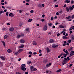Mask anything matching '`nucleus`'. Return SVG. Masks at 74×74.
I'll return each instance as SVG.
<instances>
[{
  "label": "nucleus",
  "mask_w": 74,
  "mask_h": 74,
  "mask_svg": "<svg viewBox=\"0 0 74 74\" xmlns=\"http://www.w3.org/2000/svg\"><path fill=\"white\" fill-rule=\"evenodd\" d=\"M64 59L63 60V61L62 62V64L64 65L66 63H67V59L66 58H64Z\"/></svg>",
  "instance_id": "nucleus-1"
},
{
  "label": "nucleus",
  "mask_w": 74,
  "mask_h": 74,
  "mask_svg": "<svg viewBox=\"0 0 74 74\" xmlns=\"http://www.w3.org/2000/svg\"><path fill=\"white\" fill-rule=\"evenodd\" d=\"M23 51V49H19L18 50L17 52H18V53H20L21 52H22Z\"/></svg>",
  "instance_id": "nucleus-2"
},
{
  "label": "nucleus",
  "mask_w": 74,
  "mask_h": 74,
  "mask_svg": "<svg viewBox=\"0 0 74 74\" xmlns=\"http://www.w3.org/2000/svg\"><path fill=\"white\" fill-rule=\"evenodd\" d=\"M4 39H5V40H7L8 38V35H6L4 36Z\"/></svg>",
  "instance_id": "nucleus-3"
},
{
  "label": "nucleus",
  "mask_w": 74,
  "mask_h": 74,
  "mask_svg": "<svg viewBox=\"0 0 74 74\" xmlns=\"http://www.w3.org/2000/svg\"><path fill=\"white\" fill-rule=\"evenodd\" d=\"M70 2L71 1H70V0H66L64 1V3H67V4H68L69 3H70Z\"/></svg>",
  "instance_id": "nucleus-4"
},
{
  "label": "nucleus",
  "mask_w": 74,
  "mask_h": 74,
  "mask_svg": "<svg viewBox=\"0 0 74 74\" xmlns=\"http://www.w3.org/2000/svg\"><path fill=\"white\" fill-rule=\"evenodd\" d=\"M52 64H51V63H49V64H47L46 65V66L48 68L49 67H50L51 66V65Z\"/></svg>",
  "instance_id": "nucleus-5"
},
{
  "label": "nucleus",
  "mask_w": 74,
  "mask_h": 74,
  "mask_svg": "<svg viewBox=\"0 0 74 74\" xmlns=\"http://www.w3.org/2000/svg\"><path fill=\"white\" fill-rule=\"evenodd\" d=\"M48 27L47 25H45L43 28L44 30L46 31V30H47V28Z\"/></svg>",
  "instance_id": "nucleus-6"
},
{
  "label": "nucleus",
  "mask_w": 74,
  "mask_h": 74,
  "mask_svg": "<svg viewBox=\"0 0 74 74\" xmlns=\"http://www.w3.org/2000/svg\"><path fill=\"white\" fill-rule=\"evenodd\" d=\"M49 42L50 43H53L54 42V40L52 39H50L49 40Z\"/></svg>",
  "instance_id": "nucleus-7"
},
{
  "label": "nucleus",
  "mask_w": 74,
  "mask_h": 74,
  "mask_svg": "<svg viewBox=\"0 0 74 74\" xmlns=\"http://www.w3.org/2000/svg\"><path fill=\"white\" fill-rule=\"evenodd\" d=\"M9 15L10 16H11V18H12V17H14V14H13L12 13H10V14H9Z\"/></svg>",
  "instance_id": "nucleus-8"
},
{
  "label": "nucleus",
  "mask_w": 74,
  "mask_h": 74,
  "mask_svg": "<svg viewBox=\"0 0 74 74\" xmlns=\"http://www.w3.org/2000/svg\"><path fill=\"white\" fill-rule=\"evenodd\" d=\"M21 69L22 70H23V71H26V68L25 67H21Z\"/></svg>",
  "instance_id": "nucleus-9"
},
{
  "label": "nucleus",
  "mask_w": 74,
  "mask_h": 74,
  "mask_svg": "<svg viewBox=\"0 0 74 74\" xmlns=\"http://www.w3.org/2000/svg\"><path fill=\"white\" fill-rule=\"evenodd\" d=\"M66 10L67 11V12H69V11H70V10L69 9V7H67L66 8Z\"/></svg>",
  "instance_id": "nucleus-10"
},
{
  "label": "nucleus",
  "mask_w": 74,
  "mask_h": 74,
  "mask_svg": "<svg viewBox=\"0 0 74 74\" xmlns=\"http://www.w3.org/2000/svg\"><path fill=\"white\" fill-rule=\"evenodd\" d=\"M20 42L21 43H24V42H25V40L23 39H22L21 40H20Z\"/></svg>",
  "instance_id": "nucleus-11"
},
{
  "label": "nucleus",
  "mask_w": 74,
  "mask_h": 74,
  "mask_svg": "<svg viewBox=\"0 0 74 74\" xmlns=\"http://www.w3.org/2000/svg\"><path fill=\"white\" fill-rule=\"evenodd\" d=\"M14 30V28L13 27L10 28L9 29L10 31V32H12V31H13Z\"/></svg>",
  "instance_id": "nucleus-12"
},
{
  "label": "nucleus",
  "mask_w": 74,
  "mask_h": 74,
  "mask_svg": "<svg viewBox=\"0 0 74 74\" xmlns=\"http://www.w3.org/2000/svg\"><path fill=\"white\" fill-rule=\"evenodd\" d=\"M52 47H53V48H57V47H58V45H53Z\"/></svg>",
  "instance_id": "nucleus-13"
},
{
  "label": "nucleus",
  "mask_w": 74,
  "mask_h": 74,
  "mask_svg": "<svg viewBox=\"0 0 74 74\" xmlns=\"http://www.w3.org/2000/svg\"><path fill=\"white\" fill-rule=\"evenodd\" d=\"M59 27L60 28H61V29H62V28H64V26H63L62 25H60L59 26Z\"/></svg>",
  "instance_id": "nucleus-14"
},
{
  "label": "nucleus",
  "mask_w": 74,
  "mask_h": 74,
  "mask_svg": "<svg viewBox=\"0 0 74 74\" xmlns=\"http://www.w3.org/2000/svg\"><path fill=\"white\" fill-rule=\"evenodd\" d=\"M0 58L2 60H5V58L3 56H0Z\"/></svg>",
  "instance_id": "nucleus-15"
},
{
  "label": "nucleus",
  "mask_w": 74,
  "mask_h": 74,
  "mask_svg": "<svg viewBox=\"0 0 74 74\" xmlns=\"http://www.w3.org/2000/svg\"><path fill=\"white\" fill-rule=\"evenodd\" d=\"M69 8L70 11H72L73 10V8L71 6H70Z\"/></svg>",
  "instance_id": "nucleus-16"
},
{
  "label": "nucleus",
  "mask_w": 74,
  "mask_h": 74,
  "mask_svg": "<svg viewBox=\"0 0 74 74\" xmlns=\"http://www.w3.org/2000/svg\"><path fill=\"white\" fill-rule=\"evenodd\" d=\"M33 45H37V42H36L35 41H34L33 42Z\"/></svg>",
  "instance_id": "nucleus-17"
},
{
  "label": "nucleus",
  "mask_w": 74,
  "mask_h": 74,
  "mask_svg": "<svg viewBox=\"0 0 74 74\" xmlns=\"http://www.w3.org/2000/svg\"><path fill=\"white\" fill-rule=\"evenodd\" d=\"M25 47V45H22L21 46H19V48H24Z\"/></svg>",
  "instance_id": "nucleus-18"
},
{
  "label": "nucleus",
  "mask_w": 74,
  "mask_h": 74,
  "mask_svg": "<svg viewBox=\"0 0 74 74\" xmlns=\"http://www.w3.org/2000/svg\"><path fill=\"white\" fill-rule=\"evenodd\" d=\"M2 43H3L4 47H5V42H4V41H2Z\"/></svg>",
  "instance_id": "nucleus-19"
},
{
  "label": "nucleus",
  "mask_w": 74,
  "mask_h": 74,
  "mask_svg": "<svg viewBox=\"0 0 74 74\" xmlns=\"http://www.w3.org/2000/svg\"><path fill=\"white\" fill-rule=\"evenodd\" d=\"M7 51L8 53H11V52H12V50L10 49H8Z\"/></svg>",
  "instance_id": "nucleus-20"
},
{
  "label": "nucleus",
  "mask_w": 74,
  "mask_h": 74,
  "mask_svg": "<svg viewBox=\"0 0 74 74\" xmlns=\"http://www.w3.org/2000/svg\"><path fill=\"white\" fill-rule=\"evenodd\" d=\"M46 50L47 51V53H48L49 52H50V50H49V49L48 47H47L46 48Z\"/></svg>",
  "instance_id": "nucleus-21"
},
{
  "label": "nucleus",
  "mask_w": 74,
  "mask_h": 74,
  "mask_svg": "<svg viewBox=\"0 0 74 74\" xmlns=\"http://www.w3.org/2000/svg\"><path fill=\"white\" fill-rule=\"evenodd\" d=\"M21 37H24L25 36V34L21 33Z\"/></svg>",
  "instance_id": "nucleus-22"
},
{
  "label": "nucleus",
  "mask_w": 74,
  "mask_h": 74,
  "mask_svg": "<svg viewBox=\"0 0 74 74\" xmlns=\"http://www.w3.org/2000/svg\"><path fill=\"white\" fill-rule=\"evenodd\" d=\"M21 37V35H18L17 36V38H19Z\"/></svg>",
  "instance_id": "nucleus-23"
},
{
  "label": "nucleus",
  "mask_w": 74,
  "mask_h": 74,
  "mask_svg": "<svg viewBox=\"0 0 74 74\" xmlns=\"http://www.w3.org/2000/svg\"><path fill=\"white\" fill-rule=\"evenodd\" d=\"M62 38L63 39H65V40H67V37L66 36H64L62 37Z\"/></svg>",
  "instance_id": "nucleus-24"
},
{
  "label": "nucleus",
  "mask_w": 74,
  "mask_h": 74,
  "mask_svg": "<svg viewBox=\"0 0 74 74\" xmlns=\"http://www.w3.org/2000/svg\"><path fill=\"white\" fill-rule=\"evenodd\" d=\"M71 16H69L68 17H66V18L67 19H69L71 18Z\"/></svg>",
  "instance_id": "nucleus-25"
},
{
  "label": "nucleus",
  "mask_w": 74,
  "mask_h": 74,
  "mask_svg": "<svg viewBox=\"0 0 74 74\" xmlns=\"http://www.w3.org/2000/svg\"><path fill=\"white\" fill-rule=\"evenodd\" d=\"M62 53L60 54L59 56H58V58H60V57H61V56H62Z\"/></svg>",
  "instance_id": "nucleus-26"
},
{
  "label": "nucleus",
  "mask_w": 74,
  "mask_h": 74,
  "mask_svg": "<svg viewBox=\"0 0 74 74\" xmlns=\"http://www.w3.org/2000/svg\"><path fill=\"white\" fill-rule=\"evenodd\" d=\"M30 70L31 71H33V66H31L30 67Z\"/></svg>",
  "instance_id": "nucleus-27"
},
{
  "label": "nucleus",
  "mask_w": 74,
  "mask_h": 74,
  "mask_svg": "<svg viewBox=\"0 0 74 74\" xmlns=\"http://www.w3.org/2000/svg\"><path fill=\"white\" fill-rule=\"evenodd\" d=\"M62 70L61 69H58V70L56 72L57 73H58L59 72H60V71H61Z\"/></svg>",
  "instance_id": "nucleus-28"
},
{
  "label": "nucleus",
  "mask_w": 74,
  "mask_h": 74,
  "mask_svg": "<svg viewBox=\"0 0 74 74\" xmlns=\"http://www.w3.org/2000/svg\"><path fill=\"white\" fill-rule=\"evenodd\" d=\"M25 30L26 32H28V31H29V29L28 28H27L25 29Z\"/></svg>",
  "instance_id": "nucleus-29"
},
{
  "label": "nucleus",
  "mask_w": 74,
  "mask_h": 74,
  "mask_svg": "<svg viewBox=\"0 0 74 74\" xmlns=\"http://www.w3.org/2000/svg\"><path fill=\"white\" fill-rule=\"evenodd\" d=\"M38 7H42V5L39 4L38 5Z\"/></svg>",
  "instance_id": "nucleus-30"
},
{
  "label": "nucleus",
  "mask_w": 74,
  "mask_h": 74,
  "mask_svg": "<svg viewBox=\"0 0 74 74\" xmlns=\"http://www.w3.org/2000/svg\"><path fill=\"white\" fill-rule=\"evenodd\" d=\"M32 21V19H30L28 21V22H31Z\"/></svg>",
  "instance_id": "nucleus-31"
},
{
  "label": "nucleus",
  "mask_w": 74,
  "mask_h": 74,
  "mask_svg": "<svg viewBox=\"0 0 74 74\" xmlns=\"http://www.w3.org/2000/svg\"><path fill=\"white\" fill-rule=\"evenodd\" d=\"M28 64H30L32 63V62L31 61H28L27 62Z\"/></svg>",
  "instance_id": "nucleus-32"
},
{
  "label": "nucleus",
  "mask_w": 74,
  "mask_h": 74,
  "mask_svg": "<svg viewBox=\"0 0 74 74\" xmlns=\"http://www.w3.org/2000/svg\"><path fill=\"white\" fill-rule=\"evenodd\" d=\"M25 66L26 65L25 64H23L21 65V67H25Z\"/></svg>",
  "instance_id": "nucleus-33"
},
{
  "label": "nucleus",
  "mask_w": 74,
  "mask_h": 74,
  "mask_svg": "<svg viewBox=\"0 0 74 74\" xmlns=\"http://www.w3.org/2000/svg\"><path fill=\"white\" fill-rule=\"evenodd\" d=\"M32 53H33L32 51H29V55H32Z\"/></svg>",
  "instance_id": "nucleus-34"
},
{
  "label": "nucleus",
  "mask_w": 74,
  "mask_h": 74,
  "mask_svg": "<svg viewBox=\"0 0 74 74\" xmlns=\"http://www.w3.org/2000/svg\"><path fill=\"white\" fill-rule=\"evenodd\" d=\"M74 53H71L70 54V55H71V56H73L74 55Z\"/></svg>",
  "instance_id": "nucleus-35"
},
{
  "label": "nucleus",
  "mask_w": 74,
  "mask_h": 74,
  "mask_svg": "<svg viewBox=\"0 0 74 74\" xmlns=\"http://www.w3.org/2000/svg\"><path fill=\"white\" fill-rule=\"evenodd\" d=\"M4 12L3 11H2L0 12V14H3V13H4Z\"/></svg>",
  "instance_id": "nucleus-36"
},
{
  "label": "nucleus",
  "mask_w": 74,
  "mask_h": 74,
  "mask_svg": "<svg viewBox=\"0 0 74 74\" xmlns=\"http://www.w3.org/2000/svg\"><path fill=\"white\" fill-rule=\"evenodd\" d=\"M74 36H72L71 37V40H74Z\"/></svg>",
  "instance_id": "nucleus-37"
},
{
  "label": "nucleus",
  "mask_w": 74,
  "mask_h": 74,
  "mask_svg": "<svg viewBox=\"0 0 74 74\" xmlns=\"http://www.w3.org/2000/svg\"><path fill=\"white\" fill-rule=\"evenodd\" d=\"M50 27H51L52 25V24L51 23H50L49 25H48Z\"/></svg>",
  "instance_id": "nucleus-38"
},
{
  "label": "nucleus",
  "mask_w": 74,
  "mask_h": 74,
  "mask_svg": "<svg viewBox=\"0 0 74 74\" xmlns=\"http://www.w3.org/2000/svg\"><path fill=\"white\" fill-rule=\"evenodd\" d=\"M72 19H74V14H73L72 15V17H71Z\"/></svg>",
  "instance_id": "nucleus-39"
},
{
  "label": "nucleus",
  "mask_w": 74,
  "mask_h": 74,
  "mask_svg": "<svg viewBox=\"0 0 74 74\" xmlns=\"http://www.w3.org/2000/svg\"><path fill=\"white\" fill-rule=\"evenodd\" d=\"M47 60L45 59L44 60V63H46V62H47Z\"/></svg>",
  "instance_id": "nucleus-40"
},
{
  "label": "nucleus",
  "mask_w": 74,
  "mask_h": 74,
  "mask_svg": "<svg viewBox=\"0 0 74 74\" xmlns=\"http://www.w3.org/2000/svg\"><path fill=\"white\" fill-rule=\"evenodd\" d=\"M51 32H49L48 34V35H49V36H51Z\"/></svg>",
  "instance_id": "nucleus-41"
},
{
  "label": "nucleus",
  "mask_w": 74,
  "mask_h": 74,
  "mask_svg": "<svg viewBox=\"0 0 74 74\" xmlns=\"http://www.w3.org/2000/svg\"><path fill=\"white\" fill-rule=\"evenodd\" d=\"M44 21H45V20L44 18H42L41 20L42 22H44Z\"/></svg>",
  "instance_id": "nucleus-42"
},
{
  "label": "nucleus",
  "mask_w": 74,
  "mask_h": 74,
  "mask_svg": "<svg viewBox=\"0 0 74 74\" xmlns=\"http://www.w3.org/2000/svg\"><path fill=\"white\" fill-rule=\"evenodd\" d=\"M5 27H3L2 28V30L3 31H4L5 30Z\"/></svg>",
  "instance_id": "nucleus-43"
},
{
  "label": "nucleus",
  "mask_w": 74,
  "mask_h": 74,
  "mask_svg": "<svg viewBox=\"0 0 74 74\" xmlns=\"http://www.w3.org/2000/svg\"><path fill=\"white\" fill-rule=\"evenodd\" d=\"M62 12V10H61L59 12V14H61V13Z\"/></svg>",
  "instance_id": "nucleus-44"
},
{
  "label": "nucleus",
  "mask_w": 74,
  "mask_h": 74,
  "mask_svg": "<svg viewBox=\"0 0 74 74\" xmlns=\"http://www.w3.org/2000/svg\"><path fill=\"white\" fill-rule=\"evenodd\" d=\"M60 34L59 33H58L57 34V37H59V36H60Z\"/></svg>",
  "instance_id": "nucleus-45"
},
{
  "label": "nucleus",
  "mask_w": 74,
  "mask_h": 74,
  "mask_svg": "<svg viewBox=\"0 0 74 74\" xmlns=\"http://www.w3.org/2000/svg\"><path fill=\"white\" fill-rule=\"evenodd\" d=\"M19 53H18V52L17 51V52H16L15 53V55H17Z\"/></svg>",
  "instance_id": "nucleus-46"
},
{
  "label": "nucleus",
  "mask_w": 74,
  "mask_h": 74,
  "mask_svg": "<svg viewBox=\"0 0 74 74\" xmlns=\"http://www.w3.org/2000/svg\"><path fill=\"white\" fill-rule=\"evenodd\" d=\"M18 11L19 12V13H22V11L21 10H18Z\"/></svg>",
  "instance_id": "nucleus-47"
},
{
  "label": "nucleus",
  "mask_w": 74,
  "mask_h": 74,
  "mask_svg": "<svg viewBox=\"0 0 74 74\" xmlns=\"http://www.w3.org/2000/svg\"><path fill=\"white\" fill-rule=\"evenodd\" d=\"M33 71H36L37 69L36 68L33 69Z\"/></svg>",
  "instance_id": "nucleus-48"
},
{
  "label": "nucleus",
  "mask_w": 74,
  "mask_h": 74,
  "mask_svg": "<svg viewBox=\"0 0 74 74\" xmlns=\"http://www.w3.org/2000/svg\"><path fill=\"white\" fill-rule=\"evenodd\" d=\"M68 42L69 43H71V40L70 39L68 40Z\"/></svg>",
  "instance_id": "nucleus-49"
},
{
  "label": "nucleus",
  "mask_w": 74,
  "mask_h": 74,
  "mask_svg": "<svg viewBox=\"0 0 74 74\" xmlns=\"http://www.w3.org/2000/svg\"><path fill=\"white\" fill-rule=\"evenodd\" d=\"M42 18H44L45 17V14H43L42 15Z\"/></svg>",
  "instance_id": "nucleus-50"
},
{
  "label": "nucleus",
  "mask_w": 74,
  "mask_h": 74,
  "mask_svg": "<svg viewBox=\"0 0 74 74\" xmlns=\"http://www.w3.org/2000/svg\"><path fill=\"white\" fill-rule=\"evenodd\" d=\"M72 64H71L69 66V67H72Z\"/></svg>",
  "instance_id": "nucleus-51"
},
{
  "label": "nucleus",
  "mask_w": 74,
  "mask_h": 74,
  "mask_svg": "<svg viewBox=\"0 0 74 74\" xmlns=\"http://www.w3.org/2000/svg\"><path fill=\"white\" fill-rule=\"evenodd\" d=\"M71 4H73L74 3V1H71Z\"/></svg>",
  "instance_id": "nucleus-52"
},
{
  "label": "nucleus",
  "mask_w": 74,
  "mask_h": 74,
  "mask_svg": "<svg viewBox=\"0 0 74 74\" xmlns=\"http://www.w3.org/2000/svg\"><path fill=\"white\" fill-rule=\"evenodd\" d=\"M4 0H2L1 1V3H4Z\"/></svg>",
  "instance_id": "nucleus-53"
},
{
  "label": "nucleus",
  "mask_w": 74,
  "mask_h": 74,
  "mask_svg": "<svg viewBox=\"0 0 74 74\" xmlns=\"http://www.w3.org/2000/svg\"><path fill=\"white\" fill-rule=\"evenodd\" d=\"M67 59H68V60H70V58H69V57H67Z\"/></svg>",
  "instance_id": "nucleus-54"
},
{
  "label": "nucleus",
  "mask_w": 74,
  "mask_h": 74,
  "mask_svg": "<svg viewBox=\"0 0 74 74\" xmlns=\"http://www.w3.org/2000/svg\"><path fill=\"white\" fill-rule=\"evenodd\" d=\"M66 6H67V5H66V4H64V6H63V7H66Z\"/></svg>",
  "instance_id": "nucleus-55"
},
{
  "label": "nucleus",
  "mask_w": 74,
  "mask_h": 74,
  "mask_svg": "<svg viewBox=\"0 0 74 74\" xmlns=\"http://www.w3.org/2000/svg\"><path fill=\"white\" fill-rule=\"evenodd\" d=\"M6 16H8V12H7L6 13Z\"/></svg>",
  "instance_id": "nucleus-56"
},
{
  "label": "nucleus",
  "mask_w": 74,
  "mask_h": 74,
  "mask_svg": "<svg viewBox=\"0 0 74 74\" xmlns=\"http://www.w3.org/2000/svg\"><path fill=\"white\" fill-rule=\"evenodd\" d=\"M64 44H66V43H67V42L66 41H64Z\"/></svg>",
  "instance_id": "nucleus-57"
},
{
  "label": "nucleus",
  "mask_w": 74,
  "mask_h": 74,
  "mask_svg": "<svg viewBox=\"0 0 74 74\" xmlns=\"http://www.w3.org/2000/svg\"><path fill=\"white\" fill-rule=\"evenodd\" d=\"M34 12V11L33 10H32L30 11L31 13H33Z\"/></svg>",
  "instance_id": "nucleus-58"
},
{
  "label": "nucleus",
  "mask_w": 74,
  "mask_h": 74,
  "mask_svg": "<svg viewBox=\"0 0 74 74\" xmlns=\"http://www.w3.org/2000/svg\"><path fill=\"white\" fill-rule=\"evenodd\" d=\"M69 36V34H68V33L66 34L65 35V36Z\"/></svg>",
  "instance_id": "nucleus-59"
},
{
  "label": "nucleus",
  "mask_w": 74,
  "mask_h": 74,
  "mask_svg": "<svg viewBox=\"0 0 74 74\" xmlns=\"http://www.w3.org/2000/svg\"><path fill=\"white\" fill-rule=\"evenodd\" d=\"M1 4L2 5H4V3H1Z\"/></svg>",
  "instance_id": "nucleus-60"
},
{
  "label": "nucleus",
  "mask_w": 74,
  "mask_h": 74,
  "mask_svg": "<svg viewBox=\"0 0 74 74\" xmlns=\"http://www.w3.org/2000/svg\"><path fill=\"white\" fill-rule=\"evenodd\" d=\"M69 31H71V30H73V29H72V28H69Z\"/></svg>",
  "instance_id": "nucleus-61"
},
{
  "label": "nucleus",
  "mask_w": 74,
  "mask_h": 74,
  "mask_svg": "<svg viewBox=\"0 0 74 74\" xmlns=\"http://www.w3.org/2000/svg\"><path fill=\"white\" fill-rule=\"evenodd\" d=\"M71 28L73 29H74V26H72Z\"/></svg>",
  "instance_id": "nucleus-62"
},
{
  "label": "nucleus",
  "mask_w": 74,
  "mask_h": 74,
  "mask_svg": "<svg viewBox=\"0 0 74 74\" xmlns=\"http://www.w3.org/2000/svg\"><path fill=\"white\" fill-rule=\"evenodd\" d=\"M26 5H29V3H26Z\"/></svg>",
  "instance_id": "nucleus-63"
},
{
  "label": "nucleus",
  "mask_w": 74,
  "mask_h": 74,
  "mask_svg": "<svg viewBox=\"0 0 74 74\" xmlns=\"http://www.w3.org/2000/svg\"><path fill=\"white\" fill-rule=\"evenodd\" d=\"M63 32H66V29H63Z\"/></svg>",
  "instance_id": "nucleus-64"
}]
</instances>
